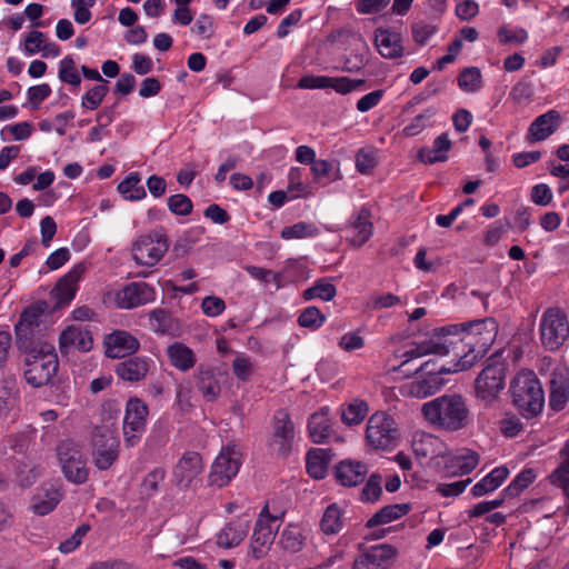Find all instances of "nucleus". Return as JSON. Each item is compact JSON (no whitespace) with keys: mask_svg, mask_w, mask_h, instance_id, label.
Returning a JSON list of instances; mask_svg holds the SVG:
<instances>
[{"mask_svg":"<svg viewBox=\"0 0 569 569\" xmlns=\"http://www.w3.org/2000/svg\"><path fill=\"white\" fill-rule=\"evenodd\" d=\"M336 295V287L326 279H320L316 281L312 287L306 289L302 293V297L307 301L315 298H319L323 301H331Z\"/></svg>","mask_w":569,"mask_h":569,"instance_id":"nucleus-43","label":"nucleus"},{"mask_svg":"<svg viewBox=\"0 0 569 569\" xmlns=\"http://www.w3.org/2000/svg\"><path fill=\"white\" fill-rule=\"evenodd\" d=\"M537 478V472L532 468H526L520 471L515 479L505 488L503 493L509 497H516L531 485Z\"/></svg>","mask_w":569,"mask_h":569,"instance_id":"nucleus-44","label":"nucleus"},{"mask_svg":"<svg viewBox=\"0 0 569 569\" xmlns=\"http://www.w3.org/2000/svg\"><path fill=\"white\" fill-rule=\"evenodd\" d=\"M59 79L73 87H79L81 77L72 57L67 56L59 62Z\"/></svg>","mask_w":569,"mask_h":569,"instance_id":"nucleus-50","label":"nucleus"},{"mask_svg":"<svg viewBox=\"0 0 569 569\" xmlns=\"http://www.w3.org/2000/svg\"><path fill=\"white\" fill-rule=\"evenodd\" d=\"M368 413V406L363 401H353L342 409L341 419L348 426L359 425Z\"/></svg>","mask_w":569,"mask_h":569,"instance_id":"nucleus-53","label":"nucleus"},{"mask_svg":"<svg viewBox=\"0 0 569 569\" xmlns=\"http://www.w3.org/2000/svg\"><path fill=\"white\" fill-rule=\"evenodd\" d=\"M412 451L419 459H426L440 467L449 453V447L439 437L426 431H416L411 442Z\"/></svg>","mask_w":569,"mask_h":569,"instance_id":"nucleus-14","label":"nucleus"},{"mask_svg":"<svg viewBox=\"0 0 569 569\" xmlns=\"http://www.w3.org/2000/svg\"><path fill=\"white\" fill-rule=\"evenodd\" d=\"M280 543L283 549L290 552H297L301 550L303 545V536L301 529L298 526H287L280 536Z\"/></svg>","mask_w":569,"mask_h":569,"instance_id":"nucleus-48","label":"nucleus"},{"mask_svg":"<svg viewBox=\"0 0 569 569\" xmlns=\"http://www.w3.org/2000/svg\"><path fill=\"white\" fill-rule=\"evenodd\" d=\"M88 531V525H81L80 527H78L70 538L60 542L58 548L59 551L62 553H70L73 550H76L80 546L82 538L87 535Z\"/></svg>","mask_w":569,"mask_h":569,"instance_id":"nucleus-62","label":"nucleus"},{"mask_svg":"<svg viewBox=\"0 0 569 569\" xmlns=\"http://www.w3.org/2000/svg\"><path fill=\"white\" fill-rule=\"evenodd\" d=\"M310 438L316 443L323 442L330 431V420L328 418V409H321L315 412L308 422Z\"/></svg>","mask_w":569,"mask_h":569,"instance_id":"nucleus-39","label":"nucleus"},{"mask_svg":"<svg viewBox=\"0 0 569 569\" xmlns=\"http://www.w3.org/2000/svg\"><path fill=\"white\" fill-rule=\"evenodd\" d=\"M118 191L124 199L134 201L141 200L146 197V190L141 184V179L138 173H131L118 186Z\"/></svg>","mask_w":569,"mask_h":569,"instance_id":"nucleus-42","label":"nucleus"},{"mask_svg":"<svg viewBox=\"0 0 569 569\" xmlns=\"http://www.w3.org/2000/svg\"><path fill=\"white\" fill-rule=\"evenodd\" d=\"M154 289L146 282H131L116 295V303L121 309H133L154 300Z\"/></svg>","mask_w":569,"mask_h":569,"instance_id":"nucleus-19","label":"nucleus"},{"mask_svg":"<svg viewBox=\"0 0 569 569\" xmlns=\"http://www.w3.org/2000/svg\"><path fill=\"white\" fill-rule=\"evenodd\" d=\"M535 96L533 84L528 77H522L512 88L509 93L517 104L527 106L532 102Z\"/></svg>","mask_w":569,"mask_h":569,"instance_id":"nucleus-45","label":"nucleus"},{"mask_svg":"<svg viewBox=\"0 0 569 569\" xmlns=\"http://www.w3.org/2000/svg\"><path fill=\"white\" fill-rule=\"evenodd\" d=\"M150 360L140 357L129 358L116 366V373L124 381L137 382L147 376L150 369Z\"/></svg>","mask_w":569,"mask_h":569,"instance_id":"nucleus-32","label":"nucleus"},{"mask_svg":"<svg viewBox=\"0 0 569 569\" xmlns=\"http://www.w3.org/2000/svg\"><path fill=\"white\" fill-rule=\"evenodd\" d=\"M409 511V506L406 503L390 505L377 511L368 521L367 527L372 528L380 525L389 523L405 516Z\"/></svg>","mask_w":569,"mask_h":569,"instance_id":"nucleus-40","label":"nucleus"},{"mask_svg":"<svg viewBox=\"0 0 569 569\" xmlns=\"http://www.w3.org/2000/svg\"><path fill=\"white\" fill-rule=\"evenodd\" d=\"M397 556L391 545L372 546L353 561V569H389Z\"/></svg>","mask_w":569,"mask_h":569,"instance_id":"nucleus-18","label":"nucleus"},{"mask_svg":"<svg viewBox=\"0 0 569 569\" xmlns=\"http://www.w3.org/2000/svg\"><path fill=\"white\" fill-rule=\"evenodd\" d=\"M59 351L62 356L74 352H89L93 346V338L90 330L81 325L67 326L60 333Z\"/></svg>","mask_w":569,"mask_h":569,"instance_id":"nucleus-15","label":"nucleus"},{"mask_svg":"<svg viewBox=\"0 0 569 569\" xmlns=\"http://www.w3.org/2000/svg\"><path fill=\"white\" fill-rule=\"evenodd\" d=\"M382 492L381 478L378 475H371L362 488L361 500L362 501H377Z\"/></svg>","mask_w":569,"mask_h":569,"instance_id":"nucleus-61","label":"nucleus"},{"mask_svg":"<svg viewBox=\"0 0 569 569\" xmlns=\"http://www.w3.org/2000/svg\"><path fill=\"white\" fill-rule=\"evenodd\" d=\"M399 432L395 420L385 412L373 413L366 430L367 443L375 449H387L396 446Z\"/></svg>","mask_w":569,"mask_h":569,"instance_id":"nucleus-10","label":"nucleus"},{"mask_svg":"<svg viewBox=\"0 0 569 569\" xmlns=\"http://www.w3.org/2000/svg\"><path fill=\"white\" fill-rule=\"evenodd\" d=\"M250 528L248 517H238L227 522L217 533V545L224 549L239 546L247 537Z\"/></svg>","mask_w":569,"mask_h":569,"instance_id":"nucleus-23","label":"nucleus"},{"mask_svg":"<svg viewBox=\"0 0 569 569\" xmlns=\"http://www.w3.org/2000/svg\"><path fill=\"white\" fill-rule=\"evenodd\" d=\"M375 43L379 53L386 59H397L403 56L401 34L390 29L378 28Z\"/></svg>","mask_w":569,"mask_h":569,"instance_id":"nucleus-27","label":"nucleus"},{"mask_svg":"<svg viewBox=\"0 0 569 569\" xmlns=\"http://www.w3.org/2000/svg\"><path fill=\"white\" fill-rule=\"evenodd\" d=\"M24 379L33 388L47 386L58 372L59 360L53 345L38 342L26 356Z\"/></svg>","mask_w":569,"mask_h":569,"instance_id":"nucleus-3","label":"nucleus"},{"mask_svg":"<svg viewBox=\"0 0 569 569\" xmlns=\"http://www.w3.org/2000/svg\"><path fill=\"white\" fill-rule=\"evenodd\" d=\"M436 114L433 108H428L420 114L416 116L402 130L406 137H415L422 132L428 126L430 119Z\"/></svg>","mask_w":569,"mask_h":569,"instance_id":"nucleus-54","label":"nucleus"},{"mask_svg":"<svg viewBox=\"0 0 569 569\" xmlns=\"http://www.w3.org/2000/svg\"><path fill=\"white\" fill-rule=\"evenodd\" d=\"M295 427L286 412L274 416L272 446L280 455H288L292 448Z\"/></svg>","mask_w":569,"mask_h":569,"instance_id":"nucleus-25","label":"nucleus"},{"mask_svg":"<svg viewBox=\"0 0 569 569\" xmlns=\"http://www.w3.org/2000/svg\"><path fill=\"white\" fill-rule=\"evenodd\" d=\"M169 240L162 229L139 236L131 247L132 259L144 267L156 266L168 251Z\"/></svg>","mask_w":569,"mask_h":569,"instance_id":"nucleus-6","label":"nucleus"},{"mask_svg":"<svg viewBox=\"0 0 569 569\" xmlns=\"http://www.w3.org/2000/svg\"><path fill=\"white\" fill-rule=\"evenodd\" d=\"M169 210L178 216H188L192 211V202L189 197L177 193L168 199Z\"/></svg>","mask_w":569,"mask_h":569,"instance_id":"nucleus-58","label":"nucleus"},{"mask_svg":"<svg viewBox=\"0 0 569 569\" xmlns=\"http://www.w3.org/2000/svg\"><path fill=\"white\" fill-rule=\"evenodd\" d=\"M241 463V452L236 445L223 447L211 466L210 483L220 488L227 486L237 476Z\"/></svg>","mask_w":569,"mask_h":569,"instance_id":"nucleus-11","label":"nucleus"},{"mask_svg":"<svg viewBox=\"0 0 569 569\" xmlns=\"http://www.w3.org/2000/svg\"><path fill=\"white\" fill-rule=\"evenodd\" d=\"M198 387L202 396L209 401L214 400L220 393V385L210 370H201L199 372Z\"/></svg>","mask_w":569,"mask_h":569,"instance_id":"nucleus-49","label":"nucleus"},{"mask_svg":"<svg viewBox=\"0 0 569 569\" xmlns=\"http://www.w3.org/2000/svg\"><path fill=\"white\" fill-rule=\"evenodd\" d=\"M167 355L171 366L180 371L190 370L197 362L193 350L182 342H173L168 346Z\"/></svg>","mask_w":569,"mask_h":569,"instance_id":"nucleus-34","label":"nucleus"},{"mask_svg":"<svg viewBox=\"0 0 569 569\" xmlns=\"http://www.w3.org/2000/svg\"><path fill=\"white\" fill-rule=\"evenodd\" d=\"M350 230L352 234L348 238V241L353 247L363 246L372 236L373 226L366 212H361L350 223Z\"/></svg>","mask_w":569,"mask_h":569,"instance_id":"nucleus-37","label":"nucleus"},{"mask_svg":"<svg viewBox=\"0 0 569 569\" xmlns=\"http://www.w3.org/2000/svg\"><path fill=\"white\" fill-rule=\"evenodd\" d=\"M561 123L558 111L550 110L535 119L528 130V139L532 142L546 140Z\"/></svg>","mask_w":569,"mask_h":569,"instance_id":"nucleus-29","label":"nucleus"},{"mask_svg":"<svg viewBox=\"0 0 569 569\" xmlns=\"http://www.w3.org/2000/svg\"><path fill=\"white\" fill-rule=\"evenodd\" d=\"M513 403L526 418L541 412L545 396L540 382L533 371L522 370L511 381Z\"/></svg>","mask_w":569,"mask_h":569,"instance_id":"nucleus-4","label":"nucleus"},{"mask_svg":"<svg viewBox=\"0 0 569 569\" xmlns=\"http://www.w3.org/2000/svg\"><path fill=\"white\" fill-rule=\"evenodd\" d=\"M19 49L27 57L41 54L42 58L48 59L57 58L61 54L59 44L50 40L47 33L36 29L26 32L21 37Z\"/></svg>","mask_w":569,"mask_h":569,"instance_id":"nucleus-16","label":"nucleus"},{"mask_svg":"<svg viewBox=\"0 0 569 569\" xmlns=\"http://www.w3.org/2000/svg\"><path fill=\"white\" fill-rule=\"evenodd\" d=\"M109 92L106 83H99L90 88L81 98V107L88 110H96L100 107Z\"/></svg>","mask_w":569,"mask_h":569,"instance_id":"nucleus-51","label":"nucleus"},{"mask_svg":"<svg viewBox=\"0 0 569 569\" xmlns=\"http://www.w3.org/2000/svg\"><path fill=\"white\" fill-rule=\"evenodd\" d=\"M498 38L503 44H521L528 39V33L522 28L510 29L507 26H503L498 30Z\"/></svg>","mask_w":569,"mask_h":569,"instance_id":"nucleus-57","label":"nucleus"},{"mask_svg":"<svg viewBox=\"0 0 569 569\" xmlns=\"http://www.w3.org/2000/svg\"><path fill=\"white\" fill-rule=\"evenodd\" d=\"M106 355L117 359L134 353L140 343L131 333L117 330L104 338Z\"/></svg>","mask_w":569,"mask_h":569,"instance_id":"nucleus-24","label":"nucleus"},{"mask_svg":"<svg viewBox=\"0 0 569 569\" xmlns=\"http://www.w3.org/2000/svg\"><path fill=\"white\" fill-rule=\"evenodd\" d=\"M91 458L99 470H109L119 458L117 431L108 426L96 427L91 436Z\"/></svg>","mask_w":569,"mask_h":569,"instance_id":"nucleus-5","label":"nucleus"},{"mask_svg":"<svg viewBox=\"0 0 569 569\" xmlns=\"http://www.w3.org/2000/svg\"><path fill=\"white\" fill-rule=\"evenodd\" d=\"M448 338H431L421 343H413L403 351H396L393 357L399 365L393 371L401 370L415 359L427 355L446 356L452 352L455 370H468L488 352L498 335V323L493 318L450 325L442 329Z\"/></svg>","mask_w":569,"mask_h":569,"instance_id":"nucleus-1","label":"nucleus"},{"mask_svg":"<svg viewBox=\"0 0 569 569\" xmlns=\"http://www.w3.org/2000/svg\"><path fill=\"white\" fill-rule=\"evenodd\" d=\"M86 272L84 263L73 266L54 287V296L59 302L69 303L76 296L78 283Z\"/></svg>","mask_w":569,"mask_h":569,"instance_id":"nucleus-28","label":"nucleus"},{"mask_svg":"<svg viewBox=\"0 0 569 569\" xmlns=\"http://www.w3.org/2000/svg\"><path fill=\"white\" fill-rule=\"evenodd\" d=\"M345 525V509L339 503H330L323 510L320 529L325 535L339 533Z\"/></svg>","mask_w":569,"mask_h":569,"instance_id":"nucleus-36","label":"nucleus"},{"mask_svg":"<svg viewBox=\"0 0 569 569\" xmlns=\"http://www.w3.org/2000/svg\"><path fill=\"white\" fill-rule=\"evenodd\" d=\"M363 83V80H351L347 77H327L307 74L300 78L297 87L300 89L331 88L338 93L347 94Z\"/></svg>","mask_w":569,"mask_h":569,"instance_id":"nucleus-17","label":"nucleus"},{"mask_svg":"<svg viewBox=\"0 0 569 569\" xmlns=\"http://www.w3.org/2000/svg\"><path fill=\"white\" fill-rule=\"evenodd\" d=\"M451 140L448 133H441L433 140L431 148L423 147L419 150L418 157L426 164L445 162L448 160V152L451 149Z\"/></svg>","mask_w":569,"mask_h":569,"instance_id":"nucleus-33","label":"nucleus"},{"mask_svg":"<svg viewBox=\"0 0 569 569\" xmlns=\"http://www.w3.org/2000/svg\"><path fill=\"white\" fill-rule=\"evenodd\" d=\"M436 24L419 21L412 24V38L416 43L422 46L437 32Z\"/></svg>","mask_w":569,"mask_h":569,"instance_id":"nucleus-59","label":"nucleus"},{"mask_svg":"<svg viewBox=\"0 0 569 569\" xmlns=\"http://www.w3.org/2000/svg\"><path fill=\"white\" fill-rule=\"evenodd\" d=\"M319 234V229L312 223L305 221L284 227L281 230V238L284 240L312 238Z\"/></svg>","mask_w":569,"mask_h":569,"instance_id":"nucleus-46","label":"nucleus"},{"mask_svg":"<svg viewBox=\"0 0 569 569\" xmlns=\"http://www.w3.org/2000/svg\"><path fill=\"white\" fill-rule=\"evenodd\" d=\"M479 463V455L470 449L461 448L447 455L441 461L443 470L449 476H463L470 473Z\"/></svg>","mask_w":569,"mask_h":569,"instance_id":"nucleus-20","label":"nucleus"},{"mask_svg":"<svg viewBox=\"0 0 569 569\" xmlns=\"http://www.w3.org/2000/svg\"><path fill=\"white\" fill-rule=\"evenodd\" d=\"M368 468L365 463L353 460H343L336 468V478L345 487H356L367 477Z\"/></svg>","mask_w":569,"mask_h":569,"instance_id":"nucleus-30","label":"nucleus"},{"mask_svg":"<svg viewBox=\"0 0 569 569\" xmlns=\"http://www.w3.org/2000/svg\"><path fill=\"white\" fill-rule=\"evenodd\" d=\"M567 445L561 450L562 461L560 466L551 472L549 480L551 485L559 487L563 490L565 495L569 493V457H566L565 450Z\"/></svg>","mask_w":569,"mask_h":569,"instance_id":"nucleus-52","label":"nucleus"},{"mask_svg":"<svg viewBox=\"0 0 569 569\" xmlns=\"http://www.w3.org/2000/svg\"><path fill=\"white\" fill-rule=\"evenodd\" d=\"M279 527V517L271 515L269 506L266 505L259 513L251 536L250 555L254 559H261L268 553Z\"/></svg>","mask_w":569,"mask_h":569,"instance_id":"nucleus-8","label":"nucleus"},{"mask_svg":"<svg viewBox=\"0 0 569 569\" xmlns=\"http://www.w3.org/2000/svg\"><path fill=\"white\" fill-rule=\"evenodd\" d=\"M331 456L326 449L316 448L307 453V471L315 479H323L330 463Z\"/></svg>","mask_w":569,"mask_h":569,"instance_id":"nucleus-38","label":"nucleus"},{"mask_svg":"<svg viewBox=\"0 0 569 569\" xmlns=\"http://www.w3.org/2000/svg\"><path fill=\"white\" fill-rule=\"evenodd\" d=\"M509 476V469L500 466L491 470L471 488L475 498L482 497L498 489Z\"/></svg>","mask_w":569,"mask_h":569,"instance_id":"nucleus-35","label":"nucleus"},{"mask_svg":"<svg viewBox=\"0 0 569 569\" xmlns=\"http://www.w3.org/2000/svg\"><path fill=\"white\" fill-rule=\"evenodd\" d=\"M540 336L549 350L559 349L569 336V322L565 311L550 308L541 317Z\"/></svg>","mask_w":569,"mask_h":569,"instance_id":"nucleus-9","label":"nucleus"},{"mask_svg":"<svg viewBox=\"0 0 569 569\" xmlns=\"http://www.w3.org/2000/svg\"><path fill=\"white\" fill-rule=\"evenodd\" d=\"M18 392L14 376L9 375L0 379V416H6L14 406Z\"/></svg>","mask_w":569,"mask_h":569,"instance_id":"nucleus-41","label":"nucleus"},{"mask_svg":"<svg viewBox=\"0 0 569 569\" xmlns=\"http://www.w3.org/2000/svg\"><path fill=\"white\" fill-rule=\"evenodd\" d=\"M569 398V368L566 365L557 366L550 379L549 405L553 410H562Z\"/></svg>","mask_w":569,"mask_h":569,"instance_id":"nucleus-22","label":"nucleus"},{"mask_svg":"<svg viewBox=\"0 0 569 569\" xmlns=\"http://www.w3.org/2000/svg\"><path fill=\"white\" fill-rule=\"evenodd\" d=\"M326 320L325 315L317 307H308L298 317L300 327L317 330Z\"/></svg>","mask_w":569,"mask_h":569,"instance_id":"nucleus-55","label":"nucleus"},{"mask_svg":"<svg viewBox=\"0 0 569 569\" xmlns=\"http://www.w3.org/2000/svg\"><path fill=\"white\" fill-rule=\"evenodd\" d=\"M149 410L139 398H130L126 405L123 417V438L127 447H134L140 441L146 430Z\"/></svg>","mask_w":569,"mask_h":569,"instance_id":"nucleus-12","label":"nucleus"},{"mask_svg":"<svg viewBox=\"0 0 569 569\" xmlns=\"http://www.w3.org/2000/svg\"><path fill=\"white\" fill-rule=\"evenodd\" d=\"M506 365L500 361L488 363L475 381V392L478 400L486 406L492 405L505 388Z\"/></svg>","mask_w":569,"mask_h":569,"instance_id":"nucleus-7","label":"nucleus"},{"mask_svg":"<svg viewBox=\"0 0 569 569\" xmlns=\"http://www.w3.org/2000/svg\"><path fill=\"white\" fill-rule=\"evenodd\" d=\"M232 370L239 380L247 381L254 371V365L248 356L240 355L232 361Z\"/></svg>","mask_w":569,"mask_h":569,"instance_id":"nucleus-56","label":"nucleus"},{"mask_svg":"<svg viewBox=\"0 0 569 569\" xmlns=\"http://www.w3.org/2000/svg\"><path fill=\"white\" fill-rule=\"evenodd\" d=\"M149 321L152 330L158 333H166L171 327V317L162 309L151 311Z\"/></svg>","mask_w":569,"mask_h":569,"instance_id":"nucleus-60","label":"nucleus"},{"mask_svg":"<svg viewBox=\"0 0 569 569\" xmlns=\"http://www.w3.org/2000/svg\"><path fill=\"white\" fill-rule=\"evenodd\" d=\"M61 498L62 493L57 486L42 487L32 498L31 510L38 516H46L56 509Z\"/></svg>","mask_w":569,"mask_h":569,"instance_id":"nucleus-31","label":"nucleus"},{"mask_svg":"<svg viewBox=\"0 0 569 569\" xmlns=\"http://www.w3.org/2000/svg\"><path fill=\"white\" fill-rule=\"evenodd\" d=\"M202 459L199 453L190 451L178 461L173 476L178 485L189 487L202 471Z\"/></svg>","mask_w":569,"mask_h":569,"instance_id":"nucleus-26","label":"nucleus"},{"mask_svg":"<svg viewBox=\"0 0 569 569\" xmlns=\"http://www.w3.org/2000/svg\"><path fill=\"white\" fill-rule=\"evenodd\" d=\"M58 458L62 472L69 481L83 483L88 480L89 469L78 445L71 441L61 442L58 447Z\"/></svg>","mask_w":569,"mask_h":569,"instance_id":"nucleus-13","label":"nucleus"},{"mask_svg":"<svg viewBox=\"0 0 569 569\" xmlns=\"http://www.w3.org/2000/svg\"><path fill=\"white\" fill-rule=\"evenodd\" d=\"M94 3L96 0H72L71 7L74 9V20L80 24L89 22L91 19V12L89 8L93 7Z\"/></svg>","mask_w":569,"mask_h":569,"instance_id":"nucleus-63","label":"nucleus"},{"mask_svg":"<svg viewBox=\"0 0 569 569\" xmlns=\"http://www.w3.org/2000/svg\"><path fill=\"white\" fill-rule=\"evenodd\" d=\"M458 86L465 92H477L481 89V72L476 67L466 68L458 77Z\"/></svg>","mask_w":569,"mask_h":569,"instance_id":"nucleus-47","label":"nucleus"},{"mask_svg":"<svg viewBox=\"0 0 569 569\" xmlns=\"http://www.w3.org/2000/svg\"><path fill=\"white\" fill-rule=\"evenodd\" d=\"M421 411L429 423L449 431L463 429L470 421L467 401L458 393L443 395L425 402Z\"/></svg>","mask_w":569,"mask_h":569,"instance_id":"nucleus-2","label":"nucleus"},{"mask_svg":"<svg viewBox=\"0 0 569 569\" xmlns=\"http://www.w3.org/2000/svg\"><path fill=\"white\" fill-rule=\"evenodd\" d=\"M193 31L201 39H210L214 33L213 19L209 14H200L197 19Z\"/></svg>","mask_w":569,"mask_h":569,"instance_id":"nucleus-64","label":"nucleus"},{"mask_svg":"<svg viewBox=\"0 0 569 569\" xmlns=\"http://www.w3.org/2000/svg\"><path fill=\"white\" fill-rule=\"evenodd\" d=\"M417 377L400 387V393L405 397L423 399L437 393L443 386L441 377L427 376L422 372H416Z\"/></svg>","mask_w":569,"mask_h":569,"instance_id":"nucleus-21","label":"nucleus"}]
</instances>
